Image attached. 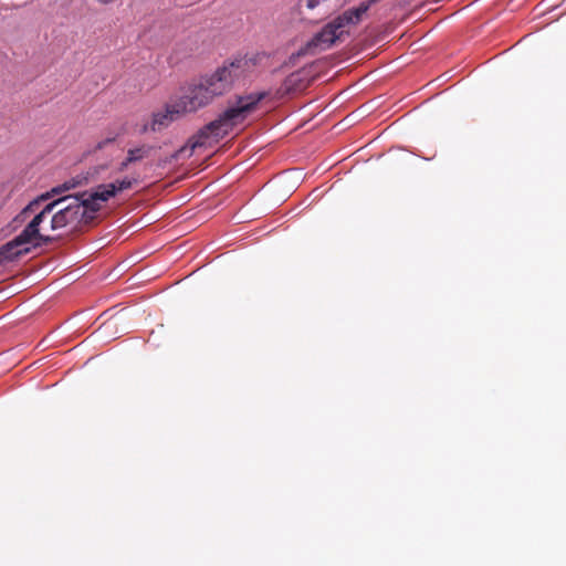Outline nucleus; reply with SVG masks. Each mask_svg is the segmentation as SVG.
Wrapping results in <instances>:
<instances>
[{
	"label": "nucleus",
	"instance_id": "1",
	"mask_svg": "<svg viewBox=\"0 0 566 566\" xmlns=\"http://www.w3.org/2000/svg\"><path fill=\"white\" fill-rule=\"evenodd\" d=\"M249 67L250 61L245 56L224 61L213 72L201 75L187 86L178 98L181 108L187 114L210 105L217 97L231 92Z\"/></svg>",
	"mask_w": 566,
	"mask_h": 566
},
{
	"label": "nucleus",
	"instance_id": "2",
	"mask_svg": "<svg viewBox=\"0 0 566 566\" xmlns=\"http://www.w3.org/2000/svg\"><path fill=\"white\" fill-rule=\"evenodd\" d=\"M264 97L265 93L240 96L235 105L228 107L217 119L210 122L190 137L187 144L172 155V158L190 157L196 148L206 146L210 138L214 140L223 138L235 125L242 123Z\"/></svg>",
	"mask_w": 566,
	"mask_h": 566
},
{
	"label": "nucleus",
	"instance_id": "3",
	"mask_svg": "<svg viewBox=\"0 0 566 566\" xmlns=\"http://www.w3.org/2000/svg\"><path fill=\"white\" fill-rule=\"evenodd\" d=\"M48 200L49 195H40L30 201L13 219V222L17 224L28 221L22 232L28 234L27 238L33 243V247L48 244L53 240L45 231L50 229L52 212L59 203L48 202L42 206Z\"/></svg>",
	"mask_w": 566,
	"mask_h": 566
},
{
	"label": "nucleus",
	"instance_id": "4",
	"mask_svg": "<svg viewBox=\"0 0 566 566\" xmlns=\"http://www.w3.org/2000/svg\"><path fill=\"white\" fill-rule=\"evenodd\" d=\"M52 202H57L54 207L50 220V230L56 231L65 228L77 229L83 224L91 223L94 219L85 207L78 193L75 196H64Z\"/></svg>",
	"mask_w": 566,
	"mask_h": 566
},
{
	"label": "nucleus",
	"instance_id": "5",
	"mask_svg": "<svg viewBox=\"0 0 566 566\" xmlns=\"http://www.w3.org/2000/svg\"><path fill=\"white\" fill-rule=\"evenodd\" d=\"M185 114L186 112L181 108L178 99H176L172 103L166 104L164 108L154 112L150 118L142 125L139 132L142 134L161 132Z\"/></svg>",
	"mask_w": 566,
	"mask_h": 566
},
{
	"label": "nucleus",
	"instance_id": "6",
	"mask_svg": "<svg viewBox=\"0 0 566 566\" xmlns=\"http://www.w3.org/2000/svg\"><path fill=\"white\" fill-rule=\"evenodd\" d=\"M27 237V233L21 232L14 239L0 247V266L15 261L31 251L33 243Z\"/></svg>",
	"mask_w": 566,
	"mask_h": 566
},
{
	"label": "nucleus",
	"instance_id": "7",
	"mask_svg": "<svg viewBox=\"0 0 566 566\" xmlns=\"http://www.w3.org/2000/svg\"><path fill=\"white\" fill-rule=\"evenodd\" d=\"M82 201L85 202V207L91 213L92 218L95 219L96 213L102 209V202H106L112 197L116 196L115 187L111 184H103L95 187V189L87 195L86 192L78 193Z\"/></svg>",
	"mask_w": 566,
	"mask_h": 566
},
{
	"label": "nucleus",
	"instance_id": "8",
	"mask_svg": "<svg viewBox=\"0 0 566 566\" xmlns=\"http://www.w3.org/2000/svg\"><path fill=\"white\" fill-rule=\"evenodd\" d=\"M151 149H153V147L150 145H146V144L139 145L134 148H129L127 150L128 163L135 164L137 161H140V160L147 158L150 155Z\"/></svg>",
	"mask_w": 566,
	"mask_h": 566
},
{
	"label": "nucleus",
	"instance_id": "9",
	"mask_svg": "<svg viewBox=\"0 0 566 566\" xmlns=\"http://www.w3.org/2000/svg\"><path fill=\"white\" fill-rule=\"evenodd\" d=\"M81 179L78 178H71L63 184L53 187L50 191L45 192L44 195H49V199H51L54 196L62 195L63 192H66L69 190H72L81 185Z\"/></svg>",
	"mask_w": 566,
	"mask_h": 566
},
{
	"label": "nucleus",
	"instance_id": "10",
	"mask_svg": "<svg viewBox=\"0 0 566 566\" xmlns=\"http://www.w3.org/2000/svg\"><path fill=\"white\" fill-rule=\"evenodd\" d=\"M112 185H114L115 193L117 195L120 191L130 189L133 186V180L125 178L123 180H116V181L112 182Z\"/></svg>",
	"mask_w": 566,
	"mask_h": 566
},
{
	"label": "nucleus",
	"instance_id": "11",
	"mask_svg": "<svg viewBox=\"0 0 566 566\" xmlns=\"http://www.w3.org/2000/svg\"><path fill=\"white\" fill-rule=\"evenodd\" d=\"M115 138H116V137H109V138H106V139H105V140H103V142H99V143L97 144V148H98V149H102V148H103V147H105L107 144L113 143V142L115 140Z\"/></svg>",
	"mask_w": 566,
	"mask_h": 566
},
{
	"label": "nucleus",
	"instance_id": "12",
	"mask_svg": "<svg viewBox=\"0 0 566 566\" xmlns=\"http://www.w3.org/2000/svg\"><path fill=\"white\" fill-rule=\"evenodd\" d=\"M132 164H133V163H128V156H126L125 160H123V161L120 163V165H119V167H118V170H119V171H124V170H126V169H127V167H128L129 165H132Z\"/></svg>",
	"mask_w": 566,
	"mask_h": 566
},
{
	"label": "nucleus",
	"instance_id": "13",
	"mask_svg": "<svg viewBox=\"0 0 566 566\" xmlns=\"http://www.w3.org/2000/svg\"><path fill=\"white\" fill-rule=\"evenodd\" d=\"M96 1L102 4H111V3L115 2L116 0H96Z\"/></svg>",
	"mask_w": 566,
	"mask_h": 566
}]
</instances>
